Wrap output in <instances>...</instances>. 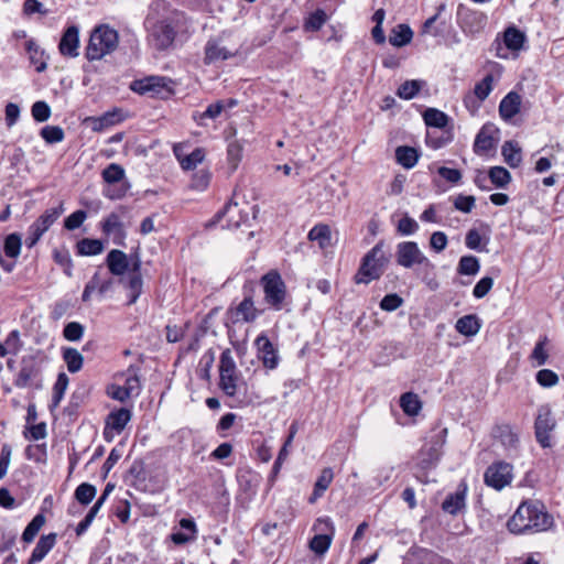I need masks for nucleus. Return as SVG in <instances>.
<instances>
[{"label": "nucleus", "instance_id": "obj_37", "mask_svg": "<svg viewBox=\"0 0 564 564\" xmlns=\"http://www.w3.org/2000/svg\"><path fill=\"white\" fill-rule=\"evenodd\" d=\"M525 41V35L516 26H508L503 32V43L508 50L519 51Z\"/></svg>", "mask_w": 564, "mask_h": 564}, {"label": "nucleus", "instance_id": "obj_3", "mask_svg": "<svg viewBox=\"0 0 564 564\" xmlns=\"http://www.w3.org/2000/svg\"><path fill=\"white\" fill-rule=\"evenodd\" d=\"M119 43L118 32L109 25L96 26L85 48V56L88 61H99L112 53Z\"/></svg>", "mask_w": 564, "mask_h": 564}, {"label": "nucleus", "instance_id": "obj_21", "mask_svg": "<svg viewBox=\"0 0 564 564\" xmlns=\"http://www.w3.org/2000/svg\"><path fill=\"white\" fill-rule=\"evenodd\" d=\"M140 269H141V261L137 258L132 262V268L129 272L128 279L124 282V288L129 292V301H128L129 305L134 304L142 293L143 281H142Z\"/></svg>", "mask_w": 564, "mask_h": 564}, {"label": "nucleus", "instance_id": "obj_40", "mask_svg": "<svg viewBox=\"0 0 564 564\" xmlns=\"http://www.w3.org/2000/svg\"><path fill=\"white\" fill-rule=\"evenodd\" d=\"M424 122L427 127L442 129L448 123V116L435 108H427L423 113Z\"/></svg>", "mask_w": 564, "mask_h": 564}, {"label": "nucleus", "instance_id": "obj_25", "mask_svg": "<svg viewBox=\"0 0 564 564\" xmlns=\"http://www.w3.org/2000/svg\"><path fill=\"white\" fill-rule=\"evenodd\" d=\"M106 264L110 273L116 276H122L129 269L128 256L118 249H112L108 252Z\"/></svg>", "mask_w": 564, "mask_h": 564}, {"label": "nucleus", "instance_id": "obj_38", "mask_svg": "<svg viewBox=\"0 0 564 564\" xmlns=\"http://www.w3.org/2000/svg\"><path fill=\"white\" fill-rule=\"evenodd\" d=\"M549 344V338L546 336H542L535 343L534 348L530 355V360L534 367H541L545 365L549 360V351L546 346Z\"/></svg>", "mask_w": 564, "mask_h": 564}, {"label": "nucleus", "instance_id": "obj_33", "mask_svg": "<svg viewBox=\"0 0 564 564\" xmlns=\"http://www.w3.org/2000/svg\"><path fill=\"white\" fill-rule=\"evenodd\" d=\"M334 479V473L332 468H324L318 476L317 480L314 485V490L312 496L308 498L310 503H315L317 499H319L324 492L328 489L329 485Z\"/></svg>", "mask_w": 564, "mask_h": 564}, {"label": "nucleus", "instance_id": "obj_20", "mask_svg": "<svg viewBox=\"0 0 564 564\" xmlns=\"http://www.w3.org/2000/svg\"><path fill=\"white\" fill-rule=\"evenodd\" d=\"M101 230L106 236L112 238V242L115 245L124 246L127 234L123 228V224L117 214L111 213L104 219L101 223Z\"/></svg>", "mask_w": 564, "mask_h": 564}, {"label": "nucleus", "instance_id": "obj_43", "mask_svg": "<svg viewBox=\"0 0 564 564\" xmlns=\"http://www.w3.org/2000/svg\"><path fill=\"white\" fill-rule=\"evenodd\" d=\"M63 359L67 365V369L70 373L78 372L84 362L82 354L76 348H65L63 350Z\"/></svg>", "mask_w": 564, "mask_h": 564}, {"label": "nucleus", "instance_id": "obj_29", "mask_svg": "<svg viewBox=\"0 0 564 564\" xmlns=\"http://www.w3.org/2000/svg\"><path fill=\"white\" fill-rule=\"evenodd\" d=\"M173 152L180 165L183 170H194L205 159V150L203 148H196L192 153L184 154L180 153V147L174 145Z\"/></svg>", "mask_w": 564, "mask_h": 564}, {"label": "nucleus", "instance_id": "obj_53", "mask_svg": "<svg viewBox=\"0 0 564 564\" xmlns=\"http://www.w3.org/2000/svg\"><path fill=\"white\" fill-rule=\"evenodd\" d=\"M238 376L236 372L219 373V387L225 394L234 397L237 392Z\"/></svg>", "mask_w": 564, "mask_h": 564}, {"label": "nucleus", "instance_id": "obj_34", "mask_svg": "<svg viewBox=\"0 0 564 564\" xmlns=\"http://www.w3.org/2000/svg\"><path fill=\"white\" fill-rule=\"evenodd\" d=\"M64 210V204L61 202L57 207L46 209L33 224L45 234Z\"/></svg>", "mask_w": 564, "mask_h": 564}, {"label": "nucleus", "instance_id": "obj_59", "mask_svg": "<svg viewBox=\"0 0 564 564\" xmlns=\"http://www.w3.org/2000/svg\"><path fill=\"white\" fill-rule=\"evenodd\" d=\"M384 18H386V11L383 8H379L378 10H376V12L372 15V21L376 23V25L371 30V35H372V39L375 40V42L378 44H382L386 40L383 30L381 28V25L384 21Z\"/></svg>", "mask_w": 564, "mask_h": 564}, {"label": "nucleus", "instance_id": "obj_1", "mask_svg": "<svg viewBox=\"0 0 564 564\" xmlns=\"http://www.w3.org/2000/svg\"><path fill=\"white\" fill-rule=\"evenodd\" d=\"M553 524V517L540 501L522 502L509 519L507 527L511 533L524 534L546 531Z\"/></svg>", "mask_w": 564, "mask_h": 564}, {"label": "nucleus", "instance_id": "obj_56", "mask_svg": "<svg viewBox=\"0 0 564 564\" xmlns=\"http://www.w3.org/2000/svg\"><path fill=\"white\" fill-rule=\"evenodd\" d=\"M312 531L314 534H326L334 539L336 530L333 520L329 517L324 516L315 520L312 525Z\"/></svg>", "mask_w": 564, "mask_h": 564}, {"label": "nucleus", "instance_id": "obj_62", "mask_svg": "<svg viewBox=\"0 0 564 564\" xmlns=\"http://www.w3.org/2000/svg\"><path fill=\"white\" fill-rule=\"evenodd\" d=\"M31 115L35 121L45 122L52 115L51 107L46 101H35L31 107Z\"/></svg>", "mask_w": 564, "mask_h": 564}, {"label": "nucleus", "instance_id": "obj_51", "mask_svg": "<svg viewBox=\"0 0 564 564\" xmlns=\"http://www.w3.org/2000/svg\"><path fill=\"white\" fill-rule=\"evenodd\" d=\"M44 523H45V517L42 513L36 514L31 520V522L26 525V528L24 529V531L22 533L23 542L31 543L35 539L36 534L39 533L41 528L44 525Z\"/></svg>", "mask_w": 564, "mask_h": 564}, {"label": "nucleus", "instance_id": "obj_26", "mask_svg": "<svg viewBox=\"0 0 564 564\" xmlns=\"http://www.w3.org/2000/svg\"><path fill=\"white\" fill-rule=\"evenodd\" d=\"M446 10L445 3H440L436 7V12L434 15L429 18L422 26V33L424 34H431L433 36H441L443 35L445 28L447 25L446 20H442V13Z\"/></svg>", "mask_w": 564, "mask_h": 564}, {"label": "nucleus", "instance_id": "obj_15", "mask_svg": "<svg viewBox=\"0 0 564 564\" xmlns=\"http://www.w3.org/2000/svg\"><path fill=\"white\" fill-rule=\"evenodd\" d=\"M261 314V311L254 306L250 296L245 297L236 307L228 310V315L232 324L252 323Z\"/></svg>", "mask_w": 564, "mask_h": 564}, {"label": "nucleus", "instance_id": "obj_10", "mask_svg": "<svg viewBox=\"0 0 564 564\" xmlns=\"http://www.w3.org/2000/svg\"><path fill=\"white\" fill-rule=\"evenodd\" d=\"M485 484L496 490H501L512 480V465L505 462L491 464L484 475Z\"/></svg>", "mask_w": 564, "mask_h": 564}, {"label": "nucleus", "instance_id": "obj_16", "mask_svg": "<svg viewBox=\"0 0 564 564\" xmlns=\"http://www.w3.org/2000/svg\"><path fill=\"white\" fill-rule=\"evenodd\" d=\"M176 32L166 21H160L152 26L151 39L158 50H166L174 42Z\"/></svg>", "mask_w": 564, "mask_h": 564}, {"label": "nucleus", "instance_id": "obj_28", "mask_svg": "<svg viewBox=\"0 0 564 564\" xmlns=\"http://www.w3.org/2000/svg\"><path fill=\"white\" fill-rule=\"evenodd\" d=\"M55 543V533L42 535L37 541L35 547L33 549L28 564H36L41 562L47 555V553L54 547Z\"/></svg>", "mask_w": 564, "mask_h": 564}, {"label": "nucleus", "instance_id": "obj_36", "mask_svg": "<svg viewBox=\"0 0 564 564\" xmlns=\"http://www.w3.org/2000/svg\"><path fill=\"white\" fill-rule=\"evenodd\" d=\"M400 408L409 416H416L422 410V402L417 394L405 392L400 398Z\"/></svg>", "mask_w": 564, "mask_h": 564}, {"label": "nucleus", "instance_id": "obj_47", "mask_svg": "<svg viewBox=\"0 0 564 564\" xmlns=\"http://www.w3.org/2000/svg\"><path fill=\"white\" fill-rule=\"evenodd\" d=\"M122 376L124 377V389L130 393L131 397H138L141 391V383L137 369L129 367Z\"/></svg>", "mask_w": 564, "mask_h": 564}, {"label": "nucleus", "instance_id": "obj_64", "mask_svg": "<svg viewBox=\"0 0 564 564\" xmlns=\"http://www.w3.org/2000/svg\"><path fill=\"white\" fill-rule=\"evenodd\" d=\"M535 380L542 388H552L558 383V376L551 369H541L536 372Z\"/></svg>", "mask_w": 564, "mask_h": 564}, {"label": "nucleus", "instance_id": "obj_27", "mask_svg": "<svg viewBox=\"0 0 564 564\" xmlns=\"http://www.w3.org/2000/svg\"><path fill=\"white\" fill-rule=\"evenodd\" d=\"M494 438L498 440L507 449L516 448L519 443V435L509 424H497L491 431Z\"/></svg>", "mask_w": 564, "mask_h": 564}, {"label": "nucleus", "instance_id": "obj_63", "mask_svg": "<svg viewBox=\"0 0 564 564\" xmlns=\"http://www.w3.org/2000/svg\"><path fill=\"white\" fill-rule=\"evenodd\" d=\"M25 456L28 459L35 463H45L47 457L46 444L43 443L26 446Z\"/></svg>", "mask_w": 564, "mask_h": 564}, {"label": "nucleus", "instance_id": "obj_31", "mask_svg": "<svg viewBox=\"0 0 564 564\" xmlns=\"http://www.w3.org/2000/svg\"><path fill=\"white\" fill-rule=\"evenodd\" d=\"M503 161L512 169L518 167L522 161V151L517 141H506L501 148Z\"/></svg>", "mask_w": 564, "mask_h": 564}, {"label": "nucleus", "instance_id": "obj_13", "mask_svg": "<svg viewBox=\"0 0 564 564\" xmlns=\"http://www.w3.org/2000/svg\"><path fill=\"white\" fill-rule=\"evenodd\" d=\"M131 417L132 413L129 409L120 408L111 411L106 417V426L104 430L105 440L111 441L113 434H120Z\"/></svg>", "mask_w": 564, "mask_h": 564}, {"label": "nucleus", "instance_id": "obj_5", "mask_svg": "<svg viewBox=\"0 0 564 564\" xmlns=\"http://www.w3.org/2000/svg\"><path fill=\"white\" fill-rule=\"evenodd\" d=\"M456 21L466 36L476 39L485 30L488 17L482 11L459 4L457 7Z\"/></svg>", "mask_w": 564, "mask_h": 564}, {"label": "nucleus", "instance_id": "obj_30", "mask_svg": "<svg viewBox=\"0 0 564 564\" xmlns=\"http://www.w3.org/2000/svg\"><path fill=\"white\" fill-rule=\"evenodd\" d=\"M413 31L409 24H398L390 29V45L403 47L412 42Z\"/></svg>", "mask_w": 564, "mask_h": 564}, {"label": "nucleus", "instance_id": "obj_11", "mask_svg": "<svg viewBox=\"0 0 564 564\" xmlns=\"http://www.w3.org/2000/svg\"><path fill=\"white\" fill-rule=\"evenodd\" d=\"M215 217L216 221L221 224V228L237 229L249 220V213L239 208L236 202L230 200Z\"/></svg>", "mask_w": 564, "mask_h": 564}, {"label": "nucleus", "instance_id": "obj_12", "mask_svg": "<svg viewBox=\"0 0 564 564\" xmlns=\"http://www.w3.org/2000/svg\"><path fill=\"white\" fill-rule=\"evenodd\" d=\"M499 129L490 122L485 123L474 141V152L478 155H484L496 148L498 142Z\"/></svg>", "mask_w": 564, "mask_h": 564}, {"label": "nucleus", "instance_id": "obj_24", "mask_svg": "<svg viewBox=\"0 0 564 564\" xmlns=\"http://www.w3.org/2000/svg\"><path fill=\"white\" fill-rule=\"evenodd\" d=\"M421 158V151L410 145H399L394 150L395 162L405 170L413 169Z\"/></svg>", "mask_w": 564, "mask_h": 564}, {"label": "nucleus", "instance_id": "obj_58", "mask_svg": "<svg viewBox=\"0 0 564 564\" xmlns=\"http://www.w3.org/2000/svg\"><path fill=\"white\" fill-rule=\"evenodd\" d=\"M96 492L97 490L95 486L88 482H83L75 489L74 495L79 503L87 506L93 501V499L96 496Z\"/></svg>", "mask_w": 564, "mask_h": 564}, {"label": "nucleus", "instance_id": "obj_18", "mask_svg": "<svg viewBox=\"0 0 564 564\" xmlns=\"http://www.w3.org/2000/svg\"><path fill=\"white\" fill-rule=\"evenodd\" d=\"M58 50L65 57L74 58L79 55V30L76 25H70L64 31Z\"/></svg>", "mask_w": 564, "mask_h": 564}, {"label": "nucleus", "instance_id": "obj_35", "mask_svg": "<svg viewBox=\"0 0 564 564\" xmlns=\"http://www.w3.org/2000/svg\"><path fill=\"white\" fill-rule=\"evenodd\" d=\"M25 50L29 54L31 64L34 65L36 72L41 73L46 69V62L44 52L39 47L34 40H28L25 42Z\"/></svg>", "mask_w": 564, "mask_h": 564}, {"label": "nucleus", "instance_id": "obj_2", "mask_svg": "<svg viewBox=\"0 0 564 564\" xmlns=\"http://www.w3.org/2000/svg\"><path fill=\"white\" fill-rule=\"evenodd\" d=\"M397 263L405 269L416 267L415 272L417 276L422 278L429 285H431L430 278L434 274V264L430 259L420 250L414 241H403L397 246L395 250Z\"/></svg>", "mask_w": 564, "mask_h": 564}, {"label": "nucleus", "instance_id": "obj_61", "mask_svg": "<svg viewBox=\"0 0 564 564\" xmlns=\"http://www.w3.org/2000/svg\"><path fill=\"white\" fill-rule=\"evenodd\" d=\"M327 15L324 10L317 9L311 13L304 22L305 31H318L326 22Z\"/></svg>", "mask_w": 564, "mask_h": 564}, {"label": "nucleus", "instance_id": "obj_54", "mask_svg": "<svg viewBox=\"0 0 564 564\" xmlns=\"http://www.w3.org/2000/svg\"><path fill=\"white\" fill-rule=\"evenodd\" d=\"M40 135L48 144L59 143L65 138L64 130L59 126H45L41 129Z\"/></svg>", "mask_w": 564, "mask_h": 564}, {"label": "nucleus", "instance_id": "obj_32", "mask_svg": "<svg viewBox=\"0 0 564 564\" xmlns=\"http://www.w3.org/2000/svg\"><path fill=\"white\" fill-rule=\"evenodd\" d=\"M481 327L480 319L475 314L465 315L457 319L456 330L467 337L475 336Z\"/></svg>", "mask_w": 564, "mask_h": 564}, {"label": "nucleus", "instance_id": "obj_23", "mask_svg": "<svg viewBox=\"0 0 564 564\" xmlns=\"http://www.w3.org/2000/svg\"><path fill=\"white\" fill-rule=\"evenodd\" d=\"M521 109V96L516 91H509L499 104V115L505 121H510Z\"/></svg>", "mask_w": 564, "mask_h": 564}, {"label": "nucleus", "instance_id": "obj_19", "mask_svg": "<svg viewBox=\"0 0 564 564\" xmlns=\"http://www.w3.org/2000/svg\"><path fill=\"white\" fill-rule=\"evenodd\" d=\"M41 368L34 358L23 359L21 369L14 379V384L18 388H25L34 381L40 380Z\"/></svg>", "mask_w": 564, "mask_h": 564}, {"label": "nucleus", "instance_id": "obj_41", "mask_svg": "<svg viewBox=\"0 0 564 564\" xmlns=\"http://www.w3.org/2000/svg\"><path fill=\"white\" fill-rule=\"evenodd\" d=\"M225 109V102L219 100L215 104H210L205 111L195 112L193 119L198 126H206V119H216Z\"/></svg>", "mask_w": 564, "mask_h": 564}, {"label": "nucleus", "instance_id": "obj_7", "mask_svg": "<svg viewBox=\"0 0 564 564\" xmlns=\"http://www.w3.org/2000/svg\"><path fill=\"white\" fill-rule=\"evenodd\" d=\"M383 251L382 243L373 247L364 258L362 263L355 275L356 283H369L378 279L383 272Z\"/></svg>", "mask_w": 564, "mask_h": 564}, {"label": "nucleus", "instance_id": "obj_46", "mask_svg": "<svg viewBox=\"0 0 564 564\" xmlns=\"http://www.w3.org/2000/svg\"><path fill=\"white\" fill-rule=\"evenodd\" d=\"M413 555L417 564H452L451 561L427 549H419Z\"/></svg>", "mask_w": 564, "mask_h": 564}, {"label": "nucleus", "instance_id": "obj_9", "mask_svg": "<svg viewBox=\"0 0 564 564\" xmlns=\"http://www.w3.org/2000/svg\"><path fill=\"white\" fill-rule=\"evenodd\" d=\"M555 426L556 422L552 414L551 408L547 404L541 405L538 409V414L534 422V433L536 442L543 448L551 446V433Z\"/></svg>", "mask_w": 564, "mask_h": 564}, {"label": "nucleus", "instance_id": "obj_6", "mask_svg": "<svg viewBox=\"0 0 564 564\" xmlns=\"http://www.w3.org/2000/svg\"><path fill=\"white\" fill-rule=\"evenodd\" d=\"M265 303L273 310L280 311L286 297V286L280 273L272 270L264 274L260 281Z\"/></svg>", "mask_w": 564, "mask_h": 564}, {"label": "nucleus", "instance_id": "obj_17", "mask_svg": "<svg viewBox=\"0 0 564 564\" xmlns=\"http://www.w3.org/2000/svg\"><path fill=\"white\" fill-rule=\"evenodd\" d=\"M467 484L460 481L455 492L448 494L442 502V510L456 516L466 508Z\"/></svg>", "mask_w": 564, "mask_h": 564}, {"label": "nucleus", "instance_id": "obj_4", "mask_svg": "<svg viewBox=\"0 0 564 564\" xmlns=\"http://www.w3.org/2000/svg\"><path fill=\"white\" fill-rule=\"evenodd\" d=\"M175 83L165 76H148L131 83V90L140 95L167 98L174 93Z\"/></svg>", "mask_w": 564, "mask_h": 564}, {"label": "nucleus", "instance_id": "obj_55", "mask_svg": "<svg viewBox=\"0 0 564 564\" xmlns=\"http://www.w3.org/2000/svg\"><path fill=\"white\" fill-rule=\"evenodd\" d=\"M21 237L19 234H10L4 239L3 250L7 257L15 259L21 251Z\"/></svg>", "mask_w": 564, "mask_h": 564}, {"label": "nucleus", "instance_id": "obj_50", "mask_svg": "<svg viewBox=\"0 0 564 564\" xmlns=\"http://www.w3.org/2000/svg\"><path fill=\"white\" fill-rule=\"evenodd\" d=\"M480 263L475 256H463L459 259L457 272L464 275H475L479 272Z\"/></svg>", "mask_w": 564, "mask_h": 564}, {"label": "nucleus", "instance_id": "obj_48", "mask_svg": "<svg viewBox=\"0 0 564 564\" xmlns=\"http://www.w3.org/2000/svg\"><path fill=\"white\" fill-rule=\"evenodd\" d=\"M488 177L498 188H505L511 182L510 172L502 166L490 167Z\"/></svg>", "mask_w": 564, "mask_h": 564}, {"label": "nucleus", "instance_id": "obj_8", "mask_svg": "<svg viewBox=\"0 0 564 564\" xmlns=\"http://www.w3.org/2000/svg\"><path fill=\"white\" fill-rule=\"evenodd\" d=\"M447 430H442L432 437L429 445L423 446L417 454V465L423 470H430L436 467L441 457L442 448L445 444Z\"/></svg>", "mask_w": 564, "mask_h": 564}, {"label": "nucleus", "instance_id": "obj_42", "mask_svg": "<svg viewBox=\"0 0 564 564\" xmlns=\"http://www.w3.org/2000/svg\"><path fill=\"white\" fill-rule=\"evenodd\" d=\"M333 538L326 534H314L308 541V549L317 556H323L329 550Z\"/></svg>", "mask_w": 564, "mask_h": 564}, {"label": "nucleus", "instance_id": "obj_44", "mask_svg": "<svg viewBox=\"0 0 564 564\" xmlns=\"http://www.w3.org/2000/svg\"><path fill=\"white\" fill-rule=\"evenodd\" d=\"M425 83L419 79L405 80L397 90V96L404 100L414 98Z\"/></svg>", "mask_w": 564, "mask_h": 564}, {"label": "nucleus", "instance_id": "obj_49", "mask_svg": "<svg viewBox=\"0 0 564 564\" xmlns=\"http://www.w3.org/2000/svg\"><path fill=\"white\" fill-rule=\"evenodd\" d=\"M311 241H317L321 248L330 243V229L327 225H316L308 232Z\"/></svg>", "mask_w": 564, "mask_h": 564}, {"label": "nucleus", "instance_id": "obj_22", "mask_svg": "<svg viewBox=\"0 0 564 564\" xmlns=\"http://www.w3.org/2000/svg\"><path fill=\"white\" fill-rule=\"evenodd\" d=\"M236 51H230L223 46L218 40L210 39L205 45V64H214L219 61H226L236 55Z\"/></svg>", "mask_w": 564, "mask_h": 564}, {"label": "nucleus", "instance_id": "obj_52", "mask_svg": "<svg viewBox=\"0 0 564 564\" xmlns=\"http://www.w3.org/2000/svg\"><path fill=\"white\" fill-rule=\"evenodd\" d=\"M101 176L106 183L112 185L123 181L126 172L121 165L111 163L102 171Z\"/></svg>", "mask_w": 564, "mask_h": 564}, {"label": "nucleus", "instance_id": "obj_14", "mask_svg": "<svg viewBox=\"0 0 564 564\" xmlns=\"http://www.w3.org/2000/svg\"><path fill=\"white\" fill-rule=\"evenodd\" d=\"M254 346L257 348L258 358L262 361L263 366L269 370L275 369L280 361L278 350L264 333H261L256 338Z\"/></svg>", "mask_w": 564, "mask_h": 564}, {"label": "nucleus", "instance_id": "obj_45", "mask_svg": "<svg viewBox=\"0 0 564 564\" xmlns=\"http://www.w3.org/2000/svg\"><path fill=\"white\" fill-rule=\"evenodd\" d=\"M68 382H69V379L66 376V373L62 372L57 376L56 382L53 387L52 402L50 405L51 410H54L59 405L61 401L64 398Z\"/></svg>", "mask_w": 564, "mask_h": 564}, {"label": "nucleus", "instance_id": "obj_57", "mask_svg": "<svg viewBox=\"0 0 564 564\" xmlns=\"http://www.w3.org/2000/svg\"><path fill=\"white\" fill-rule=\"evenodd\" d=\"M121 121V117L117 111H108L102 116L94 119V131H101Z\"/></svg>", "mask_w": 564, "mask_h": 564}, {"label": "nucleus", "instance_id": "obj_60", "mask_svg": "<svg viewBox=\"0 0 564 564\" xmlns=\"http://www.w3.org/2000/svg\"><path fill=\"white\" fill-rule=\"evenodd\" d=\"M494 89V76L491 74H487L480 82H478L475 85L474 91L471 93L475 95L479 100H485L489 94Z\"/></svg>", "mask_w": 564, "mask_h": 564}, {"label": "nucleus", "instance_id": "obj_39", "mask_svg": "<svg viewBox=\"0 0 564 564\" xmlns=\"http://www.w3.org/2000/svg\"><path fill=\"white\" fill-rule=\"evenodd\" d=\"M104 243L99 239L83 238L76 243L78 256H97L104 251Z\"/></svg>", "mask_w": 564, "mask_h": 564}]
</instances>
